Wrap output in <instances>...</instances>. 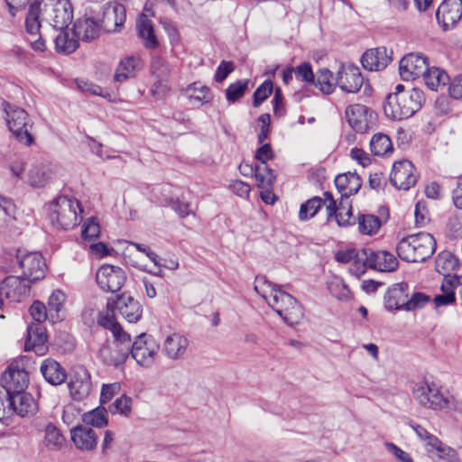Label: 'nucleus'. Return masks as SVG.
<instances>
[{
  "label": "nucleus",
  "mask_w": 462,
  "mask_h": 462,
  "mask_svg": "<svg viewBox=\"0 0 462 462\" xmlns=\"http://www.w3.org/2000/svg\"><path fill=\"white\" fill-rule=\"evenodd\" d=\"M48 7L52 8L51 17L54 29L63 30L71 23L73 15L69 0H31L25 17V29L32 37L31 45L34 51H43L45 42L40 33L41 15Z\"/></svg>",
  "instance_id": "f257e3e1"
},
{
  "label": "nucleus",
  "mask_w": 462,
  "mask_h": 462,
  "mask_svg": "<svg viewBox=\"0 0 462 462\" xmlns=\"http://www.w3.org/2000/svg\"><path fill=\"white\" fill-rule=\"evenodd\" d=\"M255 291L260 294L280 317L289 325L299 323L303 316L300 304L291 294L281 289L280 286L268 281L259 284L256 279Z\"/></svg>",
  "instance_id": "f03ea898"
},
{
  "label": "nucleus",
  "mask_w": 462,
  "mask_h": 462,
  "mask_svg": "<svg viewBox=\"0 0 462 462\" xmlns=\"http://www.w3.org/2000/svg\"><path fill=\"white\" fill-rule=\"evenodd\" d=\"M98 324L112 332L115 340L105 343L98 350V358L107 365L118 366L129 356L131 336L125 332L115 317L106 314L98 319Z\"/></svg>",
  "instance_id": "7ed1b4c3"
},
{
  "label": "nucleus",
  "mask_w": 462,
  "mask_h": 462,
  "mask_svg": "<svg viewBox=\"0 0 462 462\" xmlns=\"http://www.w3.org/2000/svg\"><path fill=\"white\" fill-rule=\"evenodd\" d=\"M436 246L432 235L420 232L402 237L396 245V253L404 262L422 263L434 254Z\"/></svg>",
  "instance_id": "20e7f679"
},
{
  "label": "nucleus",
  "mask_w": 462,
  "mask_h": 462,
  "mask_svg": "<svg viewBox=\"0 0 462 462\" xmlns=\"http://www.w3.org/2000/svg\"><path fill=\"white\" fill-rule=\"evenodd\" d=\"M82 212L78 199L68 196H59L51 202L48 216L54 227L67 230L79 223Z\"/></svg>",
  "instance_id": "39448f33"
},
{
  "label": "nucleus",
  "mask_w": 462,
  "mask_h": 462,
  "mask_svg": "<svg viewBox=\"0 0 462 462\" xmlns=\"http://www.w3.org/2000/svg\"><path fill=\"white\" fill-rule=\"evenodd\" d=\"M425 101L421 89L413 88L408 89L407 94L386 98L383 111L387 117L393 120H402L412 116L422 106Z\"/></svg>",
  "instance_id": "423d86ee"
},
{
  "label": "nucleus",
  "mask_w": 462,
  "mask_h": 462,
  "mask_svg": "<svg viewBox=\"0 0 462 462\" xmlns=\"http://www.w3.org/2000/svg\"><path fill=\"white\" fill-rule=\"evenodd\" d=\"M2 106L5 113L8 128L16 140L24 145H32L34 143V138L31 134L32 125L29 124L27 112L6 101L2 103Z\"/></svg>",
  "instance_id": "0eeeda50"
},
{
  "label": "nucleus",
  "mask_w": 462,
  "mask_h": 462,
  "mask_svg": "<svg viewBox=\"0 0 462 462\" xmlns=\"http://www.w3.org/2000/svg\"><path fill=\"white\" fill-rule=\"evenodd\" d=\"M159 348L160 346L151 336L143 333L134 342L131 341L129 355L131 354L140 366L150 368L156 360Z\"/></svg>",
  "instance_id": "6e6552de"
},
{
  "label": "nucleus",
  "mask_w": 462,
  "mask_h": 462,
  "mask_svg": "<svg viewBox=\"0 0 462 462\" xmlns=\"http://www.w3.org/2000/svg\"><path fill=\"white\" fill-rule=\"evenodd\" d=\"M15 256L26 282L32 283L44 278L46 263L41 254L19 249Z\"/></svg>",
  "instance_id": "1a4fd4ad"
},
{
  "label": "nucleus",
  "mask_w": 462,
  "mask_h": 462,
  "mask_svg": "<svg viewBox=\"0 0 462 462\" xmlns=\"http://www.w3.org/2000/svg\"><path fill=\"white\" fill-rule=\"evenodd\" d=\"M413 397L420 405L434 411L444 410L448 406V396H445L434 383L417 384L413 389Z\"/></svg>",
  "instance_id": "9d476101"
},
{
  "label": "nucleus",
  "mask_w": 462,
  "mask_h": 462,
  "mask_svg": "<svg viewBox=\"0 0 462 462\" xmlns=\"http://www.w3.org/2000/svg\"><path fill=\"white\" fill-rule=\"evenodd\" d=\"M96 281L101 290L114 293L121 290L126 281V274L118 266L104 264L98 268Z\"/></svg>",
  "instance_id": "9b49d317"
},
{
  "label": "nucleus",
  "mask_w": 462,
  "mask_h": 462,
  "mask_svg": "<svg viewBox=\"0 0 462 462\" xmlns=\"http://www.w3.org/2000/svg\"><path fill=\"white\" fill-rule=\"evenodd\" d=\"M107 313L114 317V310L125 319L130 323L137 322L143 314V309L140 302L132 296L125 294L117 297L116 300H108Z\"/></svg>",
  "instance_id": "f8f14e48"
},
{
  "label": "nucleus",
  "mask_w": 462,
  "mask_h": 462,
  "mask_svg": "<svg viewBox=\"0 0 462 462\" xmlns=\"http://www.w3.org/2000/svg\"><path fill=\"white\" fill-rule=\"evenodd\" d=\"M1 385L6 389L9 394L24 392L29 384V374L19 365L18 362L12 363L2 375Z\"/></svg>",
  "instance_id": "ddd939ff"
},
{
  "label": "nucleus",
  "mask_w": 462,
  "mask_h": 462,
  "mask_svg": "<svg viewBox=\"0 0 462 462\" xmlns=\"http://www.w3.org/2000/svg\"><path fill=\"white\" fill-rule=\"evenodd\" d=\"M364 83L360 69L351 63L341 64L336 76V86L346 93H356Z\"/></svg>",
  "instance_id": "4468645a"
},
{
  "label": "nucleus",
  "mask_w": 462,
  "mask_h": 462,
  "mask_svg": "<svg viewBox=\"0 0 462 462\" xmlns=\"http://www.w3.org/2000/svg\"><path fill=\"white\" fill-rule=\"evenodd\" d=\"M70 396L74 401L86 399L92 391V382L88 371L81 365L73 368L69 382Z\"/></svg>",
  "instance_id": "2eb2a0df"
},
{
  "label": "nucleus",
  "mask_w": 462,
  "mask_h": 462,
  "mask_svg": "<svg viewBox=\"0 0 462 462\" xmlns=\"http://www.w3.org/2000/svg\"><path fill=\"white\" fill-rule=\"evenodd\" d=\"M436 17L443 31L453 29L462 18V0H444L436 11Z\"/></svg>",
  "instance_id": "dca6fc26"
},
{
  "label": "nucleus",
  "mask_w": 462,
  "mask_h": 462,
  "mask_svg": "<svg viewBox=\"0 0 462 462\" xmlns=\"http://www.w3.org/2000/svg\"><path fill=\"white\" fill-rule=\"evenodd\" d=\"M413 164L408 160L399 161L393 163L390 174V181L398 189L408 190L416 181Z\"/></svg>",
  "instance_id": "f3484780"
},
{
  "label": "nucleus",
  "mask_w": 462,
  "mask_h": 462,
  "mask_svg": "<svg viewBox=\"0 0 462 462\" xmlns=\"http://www.w3.org/2000/svg\"><path fill=\"white\" fill-rule=\"evenodd\" d=\"M427 57L420 53L405 55L399 64L400 76L403 80H412L426 72L428 68Z\"/></svg>",
  "instance_id": "a211bd4d"
},
{
  "label": "nucleus",
  "mask_w": 462,
  "mask_h": 462,
  "mask_svg": "<svg viewBox=\"0 0 462 462\" xmlns=\"http://www.w3.org/2000/svg\"><path fill=\"white\" fill-rule=\"evenodd\" d=\"M125 17V8L122 4L108 3L104 7L99 26L106 32H115L124 25Z\"/></svg>",
  "instance_id": "6ab92c4d"
},
{
  "label": "nucleus",
  "mask_w": 462,
  "mask_h": 462,
  "mask_svg": "<svg viewBox=\"0 0 462 462\" xmlns=\"http://www.w3.org/2000/svg\"><path fill=\"white\" fill-rule=\"evenodd\" d=\"M189 346L188 337L179 332L168 335L162 345V354L170 360L184 359Z\"/></svg>",
  "instance_id": "aec40b11"
},
{
  "label": "nucleus",
  "mask_w": 462,
  "mask_h": 462,
  "mask_svg": "<svg viewBox=\"0 0 462 462\" xmlns=\"http://www.w3.org/2000/svg\"><path fill=\"white\" fill-rule=\"evenodd\" d=\"M18 276H8L0 284V293L6 299L19 302L29 295L30 283Z\"/></svg>",
  "instance_id": "412c9836"
},
{
  "label": "nucleus",
  "mask_w": 462,
  "mask_h": 462,
  "mask_svg": "<svg viewBox=\"0 0 462 462\" xmlns=\"http://www.w3.org/2000/svg\"><path fill=\"white\" fill-rule=\"evenodd\" d=\"M346 117L356 132L365 133L369 129L373 114L365 106L354 104L346 107Z\"/></svg>",
  "instance_id": "4be33fe9"
},
{
  "label": "nucleus",
  "mask_w": 462,
  "mask_h": 462,
  "mask_svg": "<svg viewBox=\"0 0 462 462\" xmlns=\"http://www.w3.org/2000/svg\"><path fill=\"white\" fill-rule=\"evenodd\" d=\"M38 406L32 394L24 392L9 394L7 411H14L21 417L33 415Z\"/></svg>",
  "instance_id": "5701e85b"
},
{
  "label": "nucleus",
  "mask_w": 462,
  "mask_h": 462,
  "mask_svg": "<svg viewBox=\"0 0 462 462\" xmlns=\"http://www.w3.org/2000/svg\"><path fill=\"white\" fill-rule=\"evenodd\" d=\"M71 440L78 449L91 451L97 448L98 436L90 427L78 425L70 430Z\"/></svg>",
  "instance_id": "b1692460"
},
{
  "label": "nucleus",
  "mask_w": 462,
  "mask_h": 462,
  "mask_svg": "<svg viewBox=\"0 0 462 462\" xmlns=\"http://www.w3.org/2000/svg\"><path fill=\"white\" fill-rule=\"evenodd\" d=\"M367 249L370 269L385 273H392L398 269L399 261L393 254L385 250L374 251L371 248Z\"/></svg>",
  "instance_id": "393cba45"
},
{
  "label": "nucleus",
  "mask_w": 462,
  "mask_h": 462,
  "mask_svg": "<svg viewBox=\"0 0 462 462\" xmlns=\"http://www.w3.org/2000/svg\"><path fill=\"white\" fill-rule=\"evenodd\" d=\"M100 31L99 23L88 15L79 18L73 26L74 36L83 42H91L98 38Z\"/></svg>",
  "instance_id": "a878e982"
},
{
  "label": "nucleus",
  "mask_w": 462,
  "mask_h": 462,
  "mask_svg": "<svg viewBox=\"0 0 462 462\" xmlns=\"http://www.w3.org/2000/svg\"><path fill=\"white\" fill-rule=\"evenodd\" d=\"M385 47H378L366 51L361 59L362 65L369 70H382L391 61Z\"/></svg>",
  "instance_id": "bb28decb"
},
{
  "label": "nucleus",
  "mask_w": 462,
  "mask_h": 462,
  "mask_svg": "<svg viewBox=\"0 0 462 462\" xmlns=\"http://www.w3.org/2000/svg\"><path fill=\"white\" fill-rule=\"evenodd\" d=\"M408 286L404 283H397L391 287L384 296V305L388 310H407L408 307Z\"/></svg>",
  "instance_id": "cd10ccee"
},
{
  "label": "nucleus",
  "mask_w": 462,
  "mask_h": 462,
  "mask_svg": "<svg viewBox=\"0 0 462 462\" xmlns=\"http://www.w3.org/2000/svg\"><path fill=\"white\" fill-rule=\"evenodd\" d=\"M326 210L328 214V221L335 218L338 226H346L350 224L352 209L347 199L341 198L338 205H337L335 199H331L328 204H326Z\"/></svg>",
  "instance_id": "c85d7f7f"
},
{
  "label": "nucleus",
  "mask_w": 462,
  "mask_h": 462,
  "mask_svg": "<svg viewBox=\"0 0 462 462\" xmlns=\"http://www.w3.org/2000/svg\"><path fill=\"white\" fill-rule=\"evenodd\" d=\"M239 171L244 176L254 174L259 187H271L276 179L273 171L268 166H252L248 163H241Z\"/></svg>",
  "instance_id": "c756f323"
},
{
  "label": "nucleus",
  "mask_w": 462,
  "mask_h": 462,
  "mask_svg": "<svg viewBox=\"0 0 462 462\" xmlns=\"http://www.w3.org/2000/svg\"><path fill=\"white\" fill-rule=\"evenodd\" d=\"M40 370L44 379L52 385H60L67 378L65 369L52 358L43 360Z\"/></svg>",
  "instance_id": "7c9ffc66"
},
{
  "label": "nucleus",
  "mask_w": 462,
  "mask_h": 462,
  "mask_svg": "<svg viewBox=\"0 0 462 462\" xmlns=\"http://www.w3.org/2000/svg\"><path fill=\"white\" fill-rule=\"evenodd\" d=\"M184 95L189 99V104L197 107L208 104L213 99L210 88L200 82L189 84L184 89Z\"/></svg>",
  "instance_id": "2f4dec72"
},
{
  "label": "nucleus",
  "mask_w": 462,
  "mask_h": 462,
  "mask_svg": "<svg viewBox=\"0 0 462 462\" xmlns=\"http://www.w3.org/2000/svg\"><path fill=\"white\" fill-rule=\"evenodd\" d=\"M460 284L457 275H445L440 286L441 294L436 295L433 301L437 307L452 304L456 301L455 289Z\"/></svg>",
  "instance_id": "473e14b6"
},
{
  "label": "nucleus",
  "mask_w": 462,
  "mask_h": 462,
  "mask_svg": "<svg viewBox=\"0 0 462 462\" xmlns=\"http://www.w3.org/2000/svg\"><path fill=\"white\" fill-rule=\"evenodd\" d=\"M335 185L341 198L348 199L361 188L362 181L356 173L347 172L339 174L335 179Z\"/></svg>",
  "instance_id": "72a5a7b5"
},
{
  "label": "nucleus",
  "mask_w": 462,
  "mask_h": 462,
  "mask_svg": "<svg viewBox=\"0 0 462 462\" xmlns=\"http://www.w3.org/2000/svg\"><path fill=\"white\" fill-rule=\"evenodd\" d=\"M142 69V61L138 56H128L122 60L116 70L114 79L117 82L125 81L135 75Z\"/></svg>",
  "instance_id": "f704fd0d"
},
{
  "label": "nucleus",
  "mask_w": 462,
  "mask_h": 462,
  "mask_svg": "<svg viewBox=\"0 0 462 462\" xmlns=\"http://www.w3.org/2000/svg\"><path fill=\"white\" fill-rule=\"evenodd\" d=\"M139 36L143 40L146 48H155L158 46V41L154 34L152 22L149 20L146 14H142L136 23Z\"/></svg>",
  "instance_id": "c9c22d12"
},
{
  "label": "nucleus",
  "mask_w": 462,
  "mask_h": 462,
  "mask_svg": "<svg viewBox=\"0 0 462 462\" xmlns=\"http://www.w3.org/2000/svg\"><path fill=\"white\" fill-rule=\"evenodd\" d=\"M46 341V330L41 324L32 323L28 326L25 340V350L42 347Z\"/></svg>",
  "instance_id": "e433bc0d"
},
{
  "label": "nucleus",
  "mask_w": 462,
  "mask_h": 462,
  "mask_svg": "<svg viewBox=\"0 0 462 462\" xmlns=\"http://www.w3.org/2000/svg\"><path fill=\"white\" fill-rule=\"evenodd\" d=\"M426 86L434 91H438L439 88L444 87L449 80V77L443 69L428 66L426 72L423 74Z\"/></svg>",
  "instance_id": "4c0bfd02"
},
{
  "label": "nucleus",
  "mask_w": 462,
  "mask_h": 462,
  "mask_svg": "<svg viewBox=\"0 0 462 462\" xmlns=\"http://www.w3.org/2000/svg\"><path fill=\"white\" fill-rule=\"evenodd\" d=\"M64 443L65 438L60 430L54 424L49 422L44 428L43 446L50 450H58L63 447Z\"/></svg>",
  "instance_id": "58836bf2"
},
{
  "label": "nucleus",
  "mask_w": 462,
  "mask_h": 462,
  "mask_svg": "<svg viewBox=\"0 0 462 462\" xmlns=\"http://www.w3.org/2000/svg\"><path fill=\"white\" fill-rule=\"evenodd\" d=\"M458 266V260L450 252L443 251L439 253L435 261L436 271L445 275H450L449 273L455 271Z\"/></svg>",
  "instance_id": "ea45409f"
},
{
  "label": "nucleus",
  "mask_w": 462,
  "mask_h": 462,
  "mask_svg": "<svg viewBox=\"0 0 462 462\" xmlns=\"http://www.w3.org/2000/svg\"><path fill=\"white\" fill-rule=\"evenodd\" d=\"M60 32L55 38V48L58 52L69 54L77 50L79 47V39L69 35L66 31L60 30Z\"/></svg>",
  "instance_id": "a19ab883"
},
{
  "label": "nucleus",
  "mask_w": 462,
  "mask_h": 462,
  "mask_svg": "<svg viewBox=\"0 0 462 462\" xmlns=\"http://www.w3.org/2000/svg\"><path fill=\"white\" fill-rule=\"evenodd\" d=\"M323 94H331L336 88V78L328 69H320L315 74V81L312 83Z\"/></svg>",
  "instance_id": "79ce46f5"
},
{
  "label": "nucleus",
  "mask_w": 462,
  "mask_h": 462,
  "mask_svg": "<svg viewBox=\"0 0 462 462\" xmlns=\"http://www.w3.org/2000/svg\"><path fill=\"white\" fill-rule=\"evenodd\" d=\"M53 175L52 168L49 165L33 167L29 172V181L33 187H42L48 183Z\"/></svg>",
  "instance_id": "37998d69"
},
{
  "label": "nucleus",
  "mask_w": 462,
  "mask_h": 462,
  "mask_svg": "<svg viewBox=\"0 0 462 462\" xmlns=\"http://www.w3.org/2000/svg\"><path fill=\"white\" fill-rule=\"evenodd\" d=\"M371 152L376 156H383L391 153L393 150V143L388 135L375 134L370 141Z\"/></svg>",
  "instance_id": "c03bdc74"
},
{
  "label": "nucleus",
  "mask_w": 462,
  "mask_h": 462,
  "mask_svg": "<svg viewBox=\"0 0 462 462\" xmlns=\"http://www.w3.org/2000/svg\"><path fill=\"white\" fill-rule=\"evenodd\" d=\"M107 411L104 407H97L82 415V420L85 426H94L103 428L107 425Z\"/></svg>",
  "instance_id": "a18cd8bd"
},
{
  "label": "nucleus",
  "mask_w": 462,
  "mask_h": 462,
  "mask_svg": "<svg viewBox=\"0 0 462 462\" xmlns=\"http://www.w3.org/2000/svg\"><path fill=\"white\" fill-rule=\"evenodd\" d=\"M323 205L324 201L319 197H314L307 200L305 203H302L300 208L299 218L301 221H306L312 218Z\"/></svg>",
  "instance_id": "49530a36"
},
{
  "label": "nucleus",
  "mask_w": 462,
  "mask_h": 462,
  "mask_svg": "<svg viewBox=\"0 0 462 462\" xmlns=\"http://www.w3.org/2000/svg\"><path fill=\"white\" fill-rule=\"evenodd\" d=\"M369 262L368 249L364 248L358 251L357 255L351 262L349 273L356 277H360L365 273L366 268H369Z\"/></svg>",
  "instance_id": "de8ad7c7"
},
{
  "label": "nucleus",
  "mask_w": 462,
  "mask_h": 462,
  "mask_svg": "<svg viewBox=\"0 0 462 462\" xmlns=\"http://www.w3.org/2000/svg\"><path fill=\"white\" fill-rule=\"evenodd\" d=\"M150 69L155 79H170L171 69L167 60L158 55L152 57Z\"/></svg>",
  "instance_id": "09e8293b"
},
{
  "label": "nucleus",
  "mask_w": 462,
  "mask_h": 462,
  "mask_svg": "<svg viewBox=\"0 0 462 462\" xmlns=\"http://www.w3.org/2000/svg\"><path fill=\"white\" fill-rule=\"evenodd\" d=\"M381 226V220L374 215H362L358 218V229L364 235H373Z\"/></svg>",
  "instance_id": "8fccbe9b"
},
{
  "label": "nucleus",
  "mask_w": 462,
  "mask_h": 462,
  "mask_svg": "<svg viewBox=\"0 0 462 462\" xmlns=\"http://www.w3.org/2000/svg\"><path fill=\"white\" fill-rule=\"evenodd\" d=\"M328 289L331 295L339 300H346L350 298V290L339 278H334L328 282Z\"/></svg>",
  "instance_id": "3c124183"
},
{
  "label": "nucleus",
  "mask_w": 462,
  "mask_h": 462,
  "mask_svg": "<svg viewBox=\"0 0 462 462\" xmlns=\"http://www.w3.org/2000/svg\"><path fill=\"white\" fill-rule=\"evenodd\" d=\"M248 87V80H238L230 84L226 89V97L227 101L235 103L244 97Z\"/></svg>",
  "instance_id": "603ef678"
},
{
  "label": "nucleus",
  "mask_w": 462,
  "mask_h": 462,
  "mask_svg": "<svg viewBox=\"0 0 462 462\" xmlns=\"http://www.w3.org/2000/svg\"><path fill=\"white\" fill-rule=\"evenodd\" d=\"M132 411V399L126 395L117 398L110 406L109 411L112 414L128 416Z\"/></svg>",
  "instance_id": "864d4df0"
},
{
  "label": "nucleus",
  "mask_w": 462,
  "mask_h": 462,
  "mask_svg": "<svg viewBox=\"0 0 462 462\" xmlns=\"http://www.w3.org/2000/svg\"><path fill=\"white\" fill-rule=\"evenodd\" d=\"M273 84L271 80H265L254 93V106L258 107L272 94Z\"/></svg>",
  "instance_id": "5fc2aeb1"
},
{
  "label": "nucleus",
  "mask_w": 462,
  "mask_h": 462,
  "mask_svg": "<svg viewBox=\"0 0 462 462\" xmlns=\"http://www.w3.org/2000/svg\"><path fill=\"white\" fill-rule=\"evenodd\" d=\"M435 451L439 462H459L457 450L448 446L442 444Z\"/></svg>",
  "instance_id": "6e6d98bb"
},
{
  "label": "nucleus",
  "mask_w": 462,
  "mask_h": 462,
  "mask_svg": "<svg viewBox=\"0 0 462 462\" xmlns=\"http://www.w3.org/2000/svg\"><path fill=\"white\" fill-rule=\"evenodd\" d=\"M295 77L297 79L307 83L312 84L315 81V74L309 62H303L295 69Z\"/></svg>",
  "instance_id": "4d7b16f0"
},
{
  "label": "nucleus",
  "mask_w": 462,
  "mask_h": 462,
  "mask_svg": "<svg viewBox=\"0 0 462 462\" xmlns=\"http://www.w3.org/2000/svg\"><path fill=\"white\" fill-rule=\"evenodd\" d=\"M169 91V79H156V81L152 84L150 90L151 95L157 99H162L166 97Z\"/></svg>",
  "instance_id": "13d9d810"
},
{
  "label": "nucleus",
  "mask_w": 462,
  "mask_h": 462,
  "mask_svg": "<svg viewBox=\"0 0 462 462\" xmlns=\"http://www.w3.org/2000/svg\"><path fill=\"white\" fill-rule=\"evenodd\" d=\"M99 233V224L96 219L94 217L88 218L82 227V237L85 239H94L98 236Z\"/></svg>",
  "instance_id": "bf43d9fd"
},
{
  "label": "nucleus",
  "mask_w": 462,
  "mask_h": 462,
  "mask_svg": "<svg viewBox=\"0 0 462 462\" xmlns=\"http://www.w3.org/2000/svg\"><path fill=\"white\" fill-rule=\"evenodd\" d=\"M65 300L66 296L61 291H54L48 300V307L50 311H55L56 313H58L61 310L65 302Z\"/></svg>",
  "instance_id": "052dcab7"
},
{
  "label": "nucleus",
  "mask_w": 462,
  "mask_h": 462,
  "mask_svg": "<svg viewBox=\"0 0 462 462\" xmlns=\"http://www.w3.org/2000/svg\"><path fill=\"white\" fill-rule=\"evenodd\" d=\"M274 154L269 143H264L255 152V159L262 163L261 166H267L266 162L273 158Z\"/></svg>",
  "instance_id": "680f3d73"
},
{
  "label": "nucleus",
  "mask_w": 462,
  "mask_h": 462,
  "mask_svg": "<svg viewBox=\"0 0 462 462\" xmlns=\"http://www.w3.org/2000/svg\"><path fill=\"white\" fill-rule=\"evenodd\" d=\"M30 314L37 323L41 324L47 318L46 306L40 301H34L30 308Z\"/></svg>",
  "instance_id": "e2e57ef3"
},
{
  "label": "nucleus",
  "mask_w": 462,
  "mask_h": 462,
  "mask_svg": "<svg viewBox=\"0 0 462 462\" xmlns=\"http://www.w3.org/2000/svg\"><path fill=\"white\" fill-rule=\"evenodd\" d=\"M121 386L118 383L103 384L100 393V402L102 404L108 402L112 397L118 393Z\"/></svg>",
  "instance_id": "0e129e2a"
},
{
  "label": "nucleus",
  "mask_w": 462,
  "mask_h": 462,
  "mask_svg": "<svg viewBox=\"0 0 462 462\" xmlns=\"http://www.w3.org/2000/svg\"><path fill=\"white\" fill-rule=\"evenodd\" d=\"M449 96L457 100H462V75L456 76L449 83Z\"/></svg>",
  "instance_id": "69168bd1"
},
{
  "label": "nucleus",
  "mask_w": 462,
  "mask_h": 462,
  "mask_svg": "<svg viewBox=\"0 0 462 462\" xmlns=\"http://www.w3.org/2000/svg\"><path fill=\"white\" fill-rule=\"evenodd\" d=\"M384 446L389 452L402 462H413L411 457L395 444L392 442H385Z\"/></svg>",
  "instance_id": "338daca9"
},
{
  "label": "nucleus",
  "mask_w": 462,
  "mask_h": 462,
  "mask_svg": "<svg viewBox=\"0 0 462 462\" xmlns=\"http://www.w3.org/2000/svg\"><path fill=\"white\" fill-rule=\"evenodd\" d=\"M235 67L232 62L223 60L217 69L215 79L222 82L233 70Z\"/></svg>",
  "instance_id": "774afa93"
}]
</instances>
